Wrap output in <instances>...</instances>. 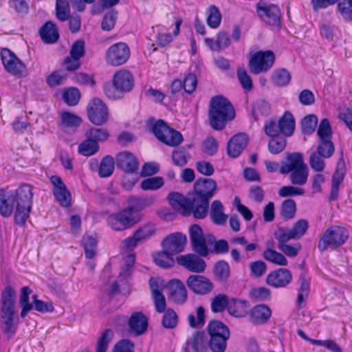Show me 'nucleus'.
I'll use <instances>...</instances> for the list:
<instances>
[{
	"label": "nucleus",
	"mask_w": 352,
	"mask_h": 352,
	"mask_svg": "<svg viewBox=\"0 0 352 352\" xmlns=\"http://www.w3.org/2000/svg\"><path fill=\"white\" fill-rule=\"evenodd\" d=\"M186 285L194 293L201 295L206 294L213 289L212 283L201 275H190L186 280Z\"/></svg>",
	"instance_id": "nucleus-19"
},
{
	"label": "nucleus",
	"mask_w": 352,
	"mask_h": 352,
	"mask_svg": "<svg viewBox=\"0 0 352 352\" xmlns=\"http://www.w3.org/2000/svg\"><path fill=\"white\" fill-rule=\"evenodd\" d=\"M332 129L327 118H323L317 129V135L320 140H331L332 138Z\"/></svg>",
	"instance_id": "nucleus-54"
},
{
	"label": "nucleus",
	"mask_w": 352,
	"mask_h": 352,
	"mask_svg": "<svg viewBox=\"0 0 352 352\" xmlns=\"http://www.w3.org/2000/svg\"><path fill=\"white\" fill-rule=\"evenodd\" d=\"M338 8L342 17L352 21V0H338Z\"/></svg>",
	"instance_id": "nucleus-64"
},
{
	"label": "nucleus",
	"mask_w": 352,
	"mask_h": 352,
	"mask_svg": "<svg viewBox=\"0 0 352 352\" xmlns=\"http://www.w3.org/2000/svg\"><path fill=\"white\" fill-rule=\"evenodd\" d=\"M281 134L285 137L291 136L295 129V120L293 115L286 111L278 120Z\"/></svg>",
	"instance_id": "nucleus-34"
},
{
	"label": "nucleus",
	"mask_w": 352,
	"mask_h": 352,
	"mask_svg": "<svg viewBox=\"0 0 352 352\" xmlns=\"http://www.w3.org/2000/svg\"><path fill=\"white\" fill-rule=\"evenodd\" d=\"M217 188V183L210 178H199L194 184L192 195V204L195 207V218L204 219L209 208V201L213 197Z\"/></svg>",
	"instance_id": "nucleus-1"
},
{
	"label": "nucleus",
	"mask_w": 352,
	"mask_h": 352,
	"mask_svg": "<svg viewBox=\"0 0 352 352\" xmlns=\"http://www.w3.org/2000/svg\"><path fill=\"white\" fill-rule=\"evenodd\" d=\"M87 114L89 120L96 126L106 123L109 118L107 107L102 100L98 98L92 99L87 106Z\"/></svg>",
	"instance_id": "nucleus-11"
},
{
	"label": "nucleus",
	"mask_w": 352,
	"mask_h": 352,
	"mask_svg": "<svg viewBox=\"0 0 352 352\" xmlns=\"http://www.w3.org/2000/svg\"><path fill=\"white\" fill-rule=\"evenodd\" d=\"M249 305L248 301L232 298L229 300L228 311L233 316L243 318L248 315Z\"/></svg>",
	"instance_id": "nucleus-29"
},
{
	"label": "nucleus",
	"mask_w": 352,
	"mask_h": 352,
	"mask_svg": "<svg viewBox=\"0 0 352 352\" xmlns=\"http://www.w3.org/2000/svg\"><path fill=\"white\" fill-rule=\"evenodd\" d=\"M115 167V160L113 157L107 155L102 160L98 168L100 177H107L113 174Z\"/></svg>",
	"instance_id": "nucleus-42"
},
{
	"label": "nucleus",
	"mask_w": 352,
	"mask_h": 352,
	"mask_svg": "<svg viewBox=\"0 0 352 352\" xmlns=\"http://www.w3.org/2000/svg\"><path fill=\"white\" fill-rule=\"evenodd\" d=\"M309 168L307 165L290 172L289 180L294 186H302L305 185L309 177Z\"/></svg>",
	"instance_id": "nucleus-36"
},
{
	"label": "nucleus",
	"mask_w": 352,
	"mask_h": 352,
	"mask_svg": "<svg viewBox=\"0 0 352 352\" xmlns=\"http://www.w3.org/2000/svg\"><path fill=\"white\" fill-rule=\"evenodd\" d=\"M274 237L277 240L278 244H286L292 239H296L291 229L284 227H279L274 232Z\"/></svg>",
	"instance_id": "nucleus-56"
},
{
	"label": "nucleus",
	"mask_w": 352,
	"mask_h": 352,
	"mask_svg": "<svg viewBox=\"0 0 352 352\" xmlns=\"http://www.w3.org/2000/svg\"><path fill=\"white\" fill-rule=\"evenodd\" d=\"M162 324L166 329H174L177 324V315L172 309H168L162 318Z\"/></svg>",
	"instance_id": "nucleus-59"
},
{
	"label": "nucleus",
	"mask_w": 352,
	"mask_h": 352,
	"mask_svg": "<svg viewBox=\"0 0 352 352\" xmlns=\"http://www.w3.org/2000/svg\"><path fill=\"white\" fill-rule=\"evenodd\" d=\"M16 293L10 287L7 286L1 292L0 300V318L4 332L14 333L16 329L13 324L15 309Z\"/></svg>",
	"instance_id": "nucleus-3"
},
{
	"label": "nucleus",
	"mask_w": 352,
	"mask_h": 352,
	"mask_svg": "<svg viewBox=\"0 0 352 352\" xmlns=\"http://www.w3.org/2000/svg\"><path fill=\"white\" fill-rule=\"evenodd\" d=\"M205 43L212 51H220L228 48L230 43L231 39L228 32L225 31L219 32L217 36V39L206 38Z\"/></svg>",
	"instance_id": "nucleus-28"
},
{
	"label": "nucleus",
	"mask_w": 352,
	"mask_h": 352,
	"mask_svg": "<svg viewBox=\"0 0 352 352\" xmlns=\"http://www.w3.org/2000/svg\"><path fill=\"white\" fill-rule=\"evenodd\" d=\"M32 196V187L28 184L21 185L16 190L14 221L16 224L23 226L25 223L31 212Z\"/></svg>",
	"instance_id": "nucleus-4"
},
{
	"label": "nucleus",
	"mask_w": 352,
	"mask_h": 352,
	"mask_svg": "<svg viewBox=\"0 0 352 352\" xmlns=\"http://www.w3.org/2000/svg\"><path fill=\"white\" fill-rule=\"evenodd\" d=\"M99 149L98 144L96 141H92L87 138L78 146V152L85 156H91L95 154Z\"/></svg>",
	"instance_id": "nucleus-51"
},
{
	"label": "nucleus",
	"mask_w": 352,
	"mask_h": 352,
	"mask_svg": "<svg viewBox=\"0 0 352 352\" xmlns=\"http://www.w3.org/2000/svg\"><path fill=\"white\" fill-rule=\"evenodd\" d=\"M155 201V198L154 197L149 198L131 197L129 199V203L130 206L126 209L130 210L131 214L133 216L135 211L143 210L145 208L152 205Z\"/></svg>",
	"instance_id": "nucleus-35"
},
{
	"label": "nucleus",
	"mask_w": 352,
	"mask_h": 352,
	"mask_svg": "<svg viewBox=\"0 0 352 352\" xmlns=\"http://www.w3.org/2000/svg\"><path fill=\"white\" fill-rule=\"evenodd\" d=\"M113 85L116 90H112L110 87H106L105 94L111 99L121 98L124 94L132 90L134 86L133 76L129 71L121 69L114 74Z\"/></svg>",
	"instance_id": "nucleus-5"
},
{
	"label": "nucleus",
	"mask_w": 352,
	"mask_h": 352,
	"mask_svg": "<svg viewBox=\"0 0 352 352\" xmlns=\"http://www.w3.org/2000/svg\"><path fill=\"white\" fill-rule=\"evenodd\" d=\"M189 234L192 250L201 256H208L209 248L215 242L214 236L204 234L201 227L197 224L190 228Z\"/></svg>",
	"instance_id": "nucleus-7"
},
{
	"label": "nucleus",
	"mask_w": 352,
	"mask_h": 352,
	"mask_svg": "<svg viewBox=\"0 0 352 352\" xmlns=\"http://www.w3.org/2000/svg\"><path fill=\"white\" fill-rule=\"evenodd\" d=\"M206 22L209 27L216 29L219 27L221 22V13L214 5L210 6L206 10Z\"/></svg>",
	"instance_id": "nucleus-39"
},
{
	"label": "nucleus",
	"mask_w": 352,
	"mask_h": 352,
	"mask_svg": "<svg viewBox=\"0 0 352 352\" xmlns=\"http://www.w3.org/2000/svg\"><path fill=\"white\" fill-rule=\"evenodd\" d=\"M210 337L228 338L230 333L228 327L219 320L211 321L208 326Z\"/></svg>",
	"instance_id": "nucleus-33"
},
{
	"label": "nucleus",
	"mask_w": 352,
	"mask_h": 352,
	"mask_svg": "<svg viewBox=\"0 0 352 352\" xmlns=\"http://www.w3.org/2000/svg\"><path fill=\"white\" fill-rule=\"evenodd\" d=\"M182 133L173 129H170V133L164 135L160 142L170 146H177L183 142Z\"/></svg>",
	"instance_id": "nucleus-48"
},
{
	"label": "nucleus",
	"mask_w": 352,
	"mask_h": 352,
	"mask_svg": "<svg viewBox=\"0 0 352 352\" xmlns=\"http://www.w3.org/2000/svg\"><path fill=\"white\" fill-rule=\"evenodd\" d=\"M85 256L88 258H92L96 254V241L91 236H85L82 241Z\"/></svg>",
	"instance_id": "nucleus-60"
},
{
	"label": "nucleus",
	"mask_w": 352,
	"mask_h": 352,
	"mask_svg": "<svg viewBox=\"0 0 352 352\" xmlns=\"http://www.w3.org/2000/svg\"><path fill=\"white\" fill-rule=\"evenodd\" d=\"M168 289L170 292L169 298L177 304H183L187 299V291L184 284L178 279L169 281Z\"/></svg>",
	"instance_id": "nucleus-23"
},
{
	"label": "nucleus",
	"mask_w": 352,
	"mask_h": 352,
	"mask_svg": "<svg viewBox=\"0 0 352 352\" xmlns=\"http://www.w3.org/2000/svg\"><path fill=\"white\" fill-rule=\"evenodd\" d=\"M228 338L210 337L208 346L212 352H224L227 348Z\"/></svg>",
	"instance_id": "nucleus-61"
},
{
	"label": "nucleus",
	"mask_w": 352,
	"mask_h": 352,
	"mask_svg": "<svg viewBox=\"0 0 352 352\" xmlns=\"http://www.w3.org/2000/svg\"><path fill=\"white\" fill-rule=\"evenodd\" d=\"M63 98L67 104L74 106L78 102L80 94L77 88L70 87L64 91Z\"/></svg>",
	"instance_id": "nucleus-62"
},
{
	"label": "nucleus",
	"mask_w": 352,
	"mask_h": 352,
	"mask_svg": "<svg viewBox=\"0 0 352 352\" xmlns=\"http://www.w3.org/2000/svg\"><path fill=\"white\" fill-rule=\"evenodd\" d=\"M210 217L212 221L219 226L226 224L228 215L224 213V207L219 200L212 201L210 207Z\"/></svg>",
	"instance_id": "nucleus-31"
},
{
	"label": "nucleus",
	"mask_w": 352,
	"mask_h": 352,
	"mask_svg": "<svg viewBox=\"0 0 352 352\" xmlns=\"http://www.w3.org/2000/svg\"><path fill=\"white\" fill-rule=\"evenodd\" d=\"M256 12L260 19L266 24L280 27L282 16L279 7L275 4H266L261 1L256 4Z\"/></svg>",
	"instance_id": "nucleus-10"
},
{
	"label": "nucleus",
	"mask_w": 352,
	"mask_h": 352,
	"mask_svg": "<svg viewBox=\"0 0 352 352\" xmlns=\"http://www.w3.org/2000/svg\"><path fill=\"white\" fill-rule=\"evenodd\" d=\"M129 330L136 336L146 332L148 328V318L142 312L133 313L128 322Z\"/></svg>",
	"instance_id": "nucleus-24"
},
{
	"label": "nucleus",
	"mask_w": 352,
	"mask_h": 352,
	"mask_svg": "<svg viewBox=\"0 0 352 352\" xmlns=\"http://www.w3.org/2000/svg\"><path fill=\"white\" fill-rule=\"evenodd\" d=\"M292 280V274L289 270L285 268L276 270L270 272L266 278L267 284L275 288L285 287Z\"/></svg>",
	"instance_id": "nucleus-20"
},
{
	"label": "nucleus",
	"mask_w": 352,
	"mask_h": 352,
	"mask_svg": "<svg viewBox=\"0 0 352 352\" xmlns=\"http://www.w3.org/2000/svg\"><path fill=\"white\" fill-rule=\"evenodd\" d=\"M60 118V126L67 133L75 132L82 122L79 116L67 111L63 112Z\"/></svg>",
	"instance_id": "nucleus-26"
},
{
	"label": "nucleus",
	"mask_w": 352,
	"mask_h": 352,
	"mask_svg": "<svg viewBox=\"0 0 352 352\" xmlns=\"http://www.w3.org/2000/svg\"><path fill=\"white\" fill-rule=\"evenodd\" d=\"M248 137L243 133H239L233 136L228 144V154L233 157H237L246 147Z\"/></svg>",
	"instance_id": "nucleus-25"
},
{
	"label": "nucleus",
	"mask_w": 352,
	"mask_h": 352,
	"mask_svg": "<svg viewBox=\"0 0 352 352\" xmlns=\"http://www.w3.org/2000/svg\"><path fill=\"white\" fill-rule=\"evenodd\" d=\"M306 165L307 164L304 162L303 155L302 153H287L286 156V161L282 162L279 171L280 174L285 175Z\"/></svg>",
	"instance_id": "nucleus-22"
},
{
	"label": "nucleus",
	"mask_w": 352,
	"mask_h": 352,
	"mask_svg": "<svg viewBox=\"0 0 352 352\" xmlns=\"http://www.w3.org/2000/svg\"><path fill=\"white\" fill-rule=\"evenodd\" d=\"M335 151V146L331 140H320L316 152L324 158H330Z\"/></svg>",
	"instance_id": "nucleus-45"
},
{
	"label": "nucleus",
	"mask_w": 352,
	"mask_h": 352,
	"mask_svg": "<svg viewBox=\"0 0 352 352\" xmlns=\"http://www.w3.org/2000/svg\"><path fill=\"white\" fill-rule=\"evenodd\" d=\"M287 141L284 137H272L268 143V148L271 153L278 154L282 152L286 146Z\"/></svg>",
	"instance_id": "nucleus-52"
},
{
	"label": "nucleus",
	"mask_w": 352,
	"mask_h": 352,
	"mask_svg": "<svg viewBox=\"0 0 352 352\" xmlns=\"http://www.w3.org/2000/svg\"><path fill=\"white\" fill-rule=\"evenodd\" d=\"M177 262L187 270L195 273H202L206 267V262L195 254L180 255L177 257Z\"/></svg>",
	"instance_id": "nucleus-18"
},
{
	"label": "nucleus",
	"mask_w": 352,
	"mask_h": 352,
	"mask_svg": "<svg viewBox=\"0 0 352 352\" xmlns=\"http://www.w3.org/2000/svg\"><path fill=\"white\" fill-rule=\"evenodd\" d=\"M50 182L56 200L63 207H69L71 204L72 195L62 179L58 176L53 175L50 177Z\"/></svg>",
	"instance_id": "nucleus-15"
},
{
	"label": "nucleus",
	"mask_w": 352,
	"mask_h": 352,
	"mask_svg": "<svg viewBox=\"0 0 352 352\" xmlns=\"http://www.w3.org/2000/svg\"><path fill=\"white\" fill-rule=\"evenodd\" d=\"M290 74L287 70L285 69L277 70L272 77L274 83L277 86L280 87L288 85L290 82Z\"/></svg>",
	"instance_id": "nucleus-63"
},
{
	"label": "nucleus",
	"mask_w": 352,
	"mask_h": 352,
	"mask_svg": "<svg viewBox=\"0 0 352 352\" xmlns=\"http://www.w3.org/2000/svg\"><path fill=\"white\" fill-rule=\"evenodd\" d=\"M296 211V204L294 199H287L281 205L280 214L285 219H292Z\"/></svg>",
	"instance_id": "nucleus-49"
},
{
	"label": "nucleus",
	"mask_w": 352,
	"mask_h": 352,
	"mask_svg": "<svg viewBox=\"0 0 352 352\" xmlns=\"http://www.w3.org/2000/svg\"><path fill=\"white\" fill-rule=\"evenodd\" d=\"M182 21L178 19L175 21V30L173 31V34L170 33H159L157 35V43L160 47H166L173 41V36H177L180 30V25Z\"/></svg>",
	"instance_id": "nucleus-41"
},
{
	"label": "nucleus",
	"mask_w": 352,
	"mask_h": 352,
	"mask_svg": "<svg viewBox=\"0 0 352 352\" xmlns=\"http://www.w3.org/2000/svg\"><path fill=\"white\" fill-rule=\"evenodd\" d=\"M215 276L220 280H226L230 276V266L224 261H219L216 263L214 269Z\"/></svg>",
	"instance_id": "nucleus-58"
},
{
	"label": "nucleus",
	"mask_w": 352,
	"mask_h": 352,
	"mask_svg": "<svg viewBox=\"0 0 352 352\" xmlns=\"http://www.w3.org/2000/svg\"><path fill=\"white\" fill-rule=\"evenodd\" d=\"M275 60V55L273 52L258 51L250 59L248 67L251 73L258 74L267 72L273 65Z\"/></svg>",
	"instance_id": "nucleus-8"
},
{
	"label": "nucleus",
	"mask_w": 352,
	"mask_h": 352,
	"mask_svg": "<svg viewBox=\"0 0 352 352\" xmlns=\"http://www.w3.org/2000/svg\"><path fill=\"white\" fill-rule=\"evenodd\" d=\"M1 58L5 69L10 74L21 76L24 72L25 65L10 50H1Z\"/></svg>",
	"instance_id": "nucleus-14"
},
{
	"label": "nucleus",
	"mask_w": 352,
	"mask_h": 352,
	"mask_svg": "<svg viewBox=\"0 0 352 352\" xmlns=\"http://www.w3.org/2000/svg\"><path fill=\"white\" fill-rule=\"evenodd\" d=\"M56 15L60 21H65L70 16V6L68 0H56Z\"/></svg>",
	"instance_id": "nucleus-44"
},
{
	"label": "nucleus",
	"mask_w": 352,
	"mask_h": 352,
	"mask_svg": "<svg viewBox=\"0 0 352 352\" xmlns=\"http://www.w3.org/2000/svg\"><path fill=\"white\" fill-rule=\"evenodd\" d=\"M187 239L180 232H175L167 236L162 241L163 249L173 256L184 250Z\"/></svg>",
	"instance_id": "nucleus-17"
},
{
	"label": "nucleus",
	"mask_w": 352,
	"mask_h": 352,
	"mask_svg": "<svg viewBox=\"0 0 352 352\" xmlns=\"http://www.w3.org/2000/svg\"><path fill=\"white\" fill-rule=\"evenodd\" d=\"M130 57V49L126 43L119 42L110 46L105 54L107 65L118 67L124 65Z\"/></svg>",
	"instance_id": "nucleus-9"
},
{
	"label": "nucleus",
	"mask_w": 352,
	"mask_h": 352,
	"mask_svg": "<svg viewBox=\"0 0 352 352\" xmlns=\"http://www.w3.org/2000/svg\"><path fill=\"white\" fill-rule=\"evenodd\" d=\"M271 314V309L267 305H256L250 311V320L254 324H263L268 320Z\"/></svg>",
	"instance_id": "nucleus-32"
},
{
	"label": "nucleus",
	"mask_w": 352,
	"mask_h": 352,
	"mask_svg": "<svg viewBox=\"0 0 352 352\" xmlns=\"http://www.w3.org/2000/svg\"><path fill=\"white\" fill-rule=\"evenodd\" d=\"M235 110L230 102L222 96L212 98L209 105V121L212 129H223L227 123L235 118Z\"/></svg>",
	"instance_id": "nucleus-2"
},
{
	"label": "nucleus",
	"mask_w": 352,
	"mask_h": 352,
	"mask_svg": "<svg viewBox=\"0 0 352 352\" xmlns=\"http://www.w3.org/2000/svg\"><path fill=\"white\" fill-rule=\"evenodd\" d=\"M138 221L139 219L133 216L130 210L126 209L111 214L107 218L108 225L116 231L124 230L136 223Z\"/></svg>",
	"instance_id": "nucleus-12"
},
{
	"label": "nucleus",
	"mask_w": 352,
	"mask_h": 352,
	"mask_svg": "<svg viewBox=\"0 0 352 352\" xmlns=\"http://www.w3.org/2000/svg\"><path fill=\"white\" fill-rule=\"evenodd\" d=\"M168 200L170 205L184 216L191 214L195 217V207L192 204V197H186L182 194L173 192L168 195Z\"/></svg>",
	"instance_id": "nucleus-13"
},
{
	"label": "nucleus",
	"mask_w": 352,
	"mask_h": 352,
	"mask_svg": "<svg viewBox=\"0 0 352 352\" xmlns=\"http://www.w3.org/2000/svg\"><path fill=\"white\" fill-rule=\"evenodd\" d=\"M263 258L277 265L286 266L288 264L287 259L282 253L271 248H267L264 251Z\"/></svg>",
	"instance_id": "nucleus-40"
},
{
	"label": "nucleus",
	"mask_w": 352,
	"mask_h": 352,
	"mask_svg": "<svg viewBox=\"0 0 352 352\" xmlns=\"http://www.w3.org/2000/svg\"><path fill=\"white\" fill-rule=\"evenodd\" d=\"M39 34L42 41L45 43H54L59 38L57 28L52 21L46 22L40 28Z\"/></svg>",
	"instance_id": "nucleus-30"
},
{
	"label": "nucleus",
	"mask_w": 352,
	"mask_h": 352,
	"mask_svg": "<svg viewBox=\"0 0 352 352\" xmlns=\"http://www.w3.org/2000/svg\"><path fill=\"white\" fill-rule=\"evenodd\" d=\"M164 179L162 177H153L144 179L140 187L144 190H157L163 186Z\"/></svg>",
	"instance_id": "nucleus-53"
},
{
	"label": "nucleus",
	"mask_w": 352,
	"mask_h": 352,
	"mask_svg": "<svg viewBox=\"0 0 352 352\" xmlns=\"http://www.w3.org/2000/svg\"><path fill=\"white\" fill-rule=\"evenodd\" d=\"M153 258L155 263L163 268L173 267L175 264L173 255L164 250L162 252H156L153 254Z\"/></svg>",
	"instance_id": "nucleus-38"
},
{
	"label": "nucleus",
	"mask_w": 352,
	"mask_h": 352,
	"mask_svg": "<svg viewBox=\"0 0 352 352\" xmlns=\"http://www.w3.org/2000/svg\"><path fill=\"white\" fill-rule=\"evenodd\" d=\"M14 203V195L0 189V214L3 217L11 216L13 212Z\"/></svg>",
	"instance_id": "nucleus-27"
},
{
	"label": "nucleus",
	"mask_w": 352,
	"mask_h": 352,
	"mask_svg": "<svg viewBox=\"0 0 352 352\" xmlns=\"http://www.w3.org/2000/svg\"><path fill=\"white\" fill-rule=\"evenodd\" d=\"M116 164L118 168L126 174H135L139 169V162L136 157L129 151H122L117 154Z\"/></svg>",
	"instance_id": "nucleus-16"
},
{
	"label": "nucleus",
	"mask_w": 352,
	"mask_h": 352,
	"mask_svg": "<svg viewBox=\"0 0 352 352\" xmlns=\"http://www.w3.org/2000/svg\"><path fill=\"white\" fill-rule=\"evenodd\" d=\"M300 288L297 296V304L299 307H302L303 302L307 298L309 292L310 285L309 281L305 278V276L302 274L300 276Z\"/></svg>",
	"instance_id": "nucleus-46"
},
{
	"label": "nucleus",
	"mask_w": 352,
	"mask_h": 352,
	"mask_svg": "<svg viewBox=\"0 0 352 352\" xmlns=\"http://www.w3.org/2000/svg\"><path fill=\"white\" fill-rule=\"evenodd\" d=\"M229 300L226 294H218L211 302V310L214 313H221L228 307Z\"/></svg>",
	"instance_id": "nucleus-50"
},
{
	"label": "nucleus",
	"mask_w": 352,
	"mask_h": 352,
	"mask_svg": "<svg viewBox=\"0 0 352 352\" xmlns=\"http://www.w3.org/2000/svg\"><path fill=\"white\" fill-rule=\"evenodd\" d=\"M208 338L204 331H195L186 341V352H208Z\"/></svg>",
	"instance_id": "nucleus-21"
},
{
	"label": "nucleus",
	"mask_w": 352,
	"mask_h": 352,
	"mask_svg": "<svg viewBox=\"0 0 352 352\" xmlns=\"http://www.w3.org/2000/svg\"><path fill=\"white\" fill-rule=\"evenodd\" d=\"M67 78V75L65 71L57 70L52 73L46 79L47 85L51 87H54L63 84Z\"/></svg>",
	"instance_id": "nucleus-57"
},
{
	"label": "nucleus",
	"mask_w": 352,
	"mask_h": 352,
	"mask_svg": "<svg viewBox=\"0 0 352 352\" xmlns=\"http://www.w3.org/2000/svg\"><path fill=\"white\" fill-rule=\"evenodd\" d=\"M318 117L314 114L306 116L301 121L302 132L305 135H311L316 129Z\"/></svg>",
	"instance_id": "nucleus-43"
},
{
	"label": "nucleus",
	"mask_w": 352,
	"mask_h": 352,
	"mask_svg": "<svg viewBox=\"0 0 352 352\" xmlns=\"http://www.w3.org/2000/svg\"><path fill=\"white\" fill-rule=\"evenodd\" d=\"M270 104L263 99L257 100L253 104L252 115L257 120L260 117H267L271 113Z\"/></svg>",
	"instance_id": "nucleus-37"
},
{
	"label": "nucleus",
	"mask_w": 352,
	"mask_h": 352,
	"mask_svg": "<svg viewBox=\"0 0 352 352\" xmlns=\"http://www.w3.org/2000/svg\"><path fill=\"white\" fill-rule=\"evenodd\" d=\"M349 232L342 226H333L328 228L318 241V248L320 252L328 248L336 249L342 245L348 239Z\"/></svg>",
	"instance_id": "nucleus-6"
},
{
	"label": "nucleus",
	"mask_w": 352,
	"mask_h": 352,
	"mask_svg": "<svg viewBox=\"0 0 352 352\" xmlns=\"http://www.w3.org/2000/svg\"><path fill=\"white\" fill-rule=\"evenodd\" d=\"M113 337V331L107 329L104 330L97 342L96 352H106L109 342Z\"/></svg>",
	"instance_id": "nucleus-55"
},
{
	"label": "nucleus",
	"mask_w": 352,
	"mask_h": 352,
	"mask_svg": "<svg viewBox=\"0 0 352 352\" xmlns=\"http://www.w3.org/2000/svg\"><path fill=\"white\" fill-rule=\"evenodd\" d=\"M32 293V290L28 287H23L21 289L19 302L22 307L21 312V318L26 316L28 313L33 308L32 303L29 302V295Z\"/></svg>",
	"instance_id": "nucleus-47"
}]
</instances>
